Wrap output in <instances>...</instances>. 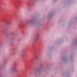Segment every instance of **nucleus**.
<instances>
[{
	"instance_id": "1",
	"label": "nucleus",
	"mask_w": 77,
	"mask_h": 77,
	"mask_svg": "<svg viewBox=\"0 0 77 77\" xmlns=\"http://www.w3.org/2000/svg\"><path fill=\"white\" fill-rule=\"evenodd\" d=\"M14 70H16V68H15V69H14Z\"/></svg>"
}]
</instances>
